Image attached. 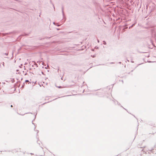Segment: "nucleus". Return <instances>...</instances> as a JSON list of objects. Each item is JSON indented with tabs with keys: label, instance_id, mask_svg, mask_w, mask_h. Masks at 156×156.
<instances>
[{
	"label": "nucleus",
	"instance_id": "f257e3e1",
	"mask_svg": "<svg viewBox=\"0 0 156 156\" xmlns=\"http://www.w3.org/2000/svg\"><path fill=\"white\" fill-rule=\"evenodd\" d=\"M75 79H76V80L74 81H73V82L75 83H76V82L78 81V77H77L76 76Z\"/></svg>",
	"mask_w": 156,
	"mask_h": 156
},
{
	"label": "nucleus",
	"instance_id": "f03ea898",
	"mask_svg": "<svg viewBox=\"0 0 156 156\" xmlns=\"http://www.w3.org/2000/svg\"><path fill=\"white\" fill-rule=\"evenodd\" d=\"M27 82H28V84H29V83L31 84V82H29V80H27L25 81V83H26V84Z\"/></svg>",
	"mask_w": 156,
	"mask_h": 156
},
{
	"label": "nucleus",
	"instance_id": "7ed1b4c3",
	"mask_svg": "<svg viewBox=\"0 0 156 156\" xmlns=\"http://www.w3.org/2000/svg\"><path fill=\"white\" fill-rule=\"evenodd\" d=\"M103 44H106V42L105 41H103Z\"/></svg>",
	"mask_w": 156,
	"mask_h": 156
},
{
	"label": "nucleus",
	"instance_id": "20e7f679",
	"mask_svg": "<svg viewBox=\"0 0 156 156\" xmlns=\"http://www.w3.org/2000/svg\"><path fill=\"white\" fill-rule=\"evenodd\" d=\"M5 55H8V53H5Z\"/></svg>",
	"mask_w": 156,
	"mask_h": 156
},
{
	"label": "nucleus",
	"instance_id": "39448f33",
	"mask_svg": "<svg viewBox=\"0 0 156 156\" xmlns=\"http://www.w3.org/2000/svg\"><path fill=\"white\" fill-rule=\"evenodd\" d=\"M11 107H13V106H12V105H11Z\"/></svg>",
	"mask_w": 156,
	"mask_h": 156
}]
</instances>
